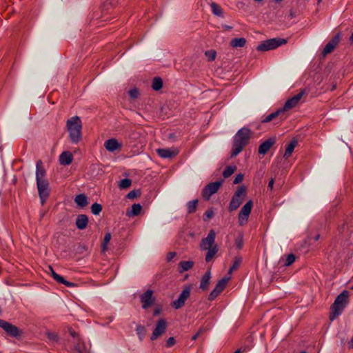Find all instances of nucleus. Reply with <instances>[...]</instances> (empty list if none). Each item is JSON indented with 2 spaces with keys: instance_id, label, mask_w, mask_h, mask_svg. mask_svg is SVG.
I'll return each mask as SVG.
<instances>
[{
  "instance_id": "f257e3e1",
  "label": "nucleus",
  "mask_w": 353,
  "mask_h": 353,
  "mask_svg": "<svg viewBox=\"0 0 353 353\" xmlns=\"http://www.w3.org/2000/svg\"><path fill=\"white\" fill-rule=\"evenodd\" d=\"M251 137V131L248 128L240 129L234 137V142L232 148V157L239 154L243 148L248 143Z\"/></svg>"
},
{
  "instance_id": "f03ea898",
  "label": "nucleus",
  "mask_w": 353,
  "mask_h": 353,
  "mask_svg": "<svg viewBox=\"0 0 353 353\" xmlns=\"http://www.w3.org/2000/svg\"><path fill=\"white\" fill-rule=\"evenodd\" d=\"M66 128L72 143H77L81 141L82 139V122L79 117L74 116L68 119L66 121Z\"/></svg>"
},
{
  "instance_id": "7ed1b4c3",
  "label": "nucleus",
  "mask_w": 353,
  "mask_h": 353,
  "mask_svg": "<svg viewBox=\"0 0 353 353\" xmlns=\"http://www.w3.org/2000/svg\"><path fill=\"white\" fill-rule=\"evenodd\" d=\"M216 233L214 230H210L207 237L203 239L201 241V250L207 251L205 261H210L217 253L219 248L215 243Z\"/></svg>"
},
{
  "instance_id": "20e7f679",
  "label": "nucleus",
  "mask_w": 353,
  "mask_h": 353,
  "mask_svg": "<svg viewBox=\"0 0 353 353\" xmlns=\"http://www.w3.org/2000/svg\"><path fill=\"white\" fill-rule=\"evenodd\" d=\"M349 292L343 290L336 298L334 303L331 306V312L330 320L334 321L336 317L341 314L344 308L348 303Z\"/></svg>"
},
{
  "instance_id": "39448f33",
  "label": "nucleus",
  "mask_w": 353,
  "mask_h": 353,
  "mask_svg": "<svg viewBox=\"0 0 353 353\" xmlns=\"http://www.w3.org/2000/svg\"><path fill=\"white\" fill-rule=\"evenodd\" d=\"M287 43V40L281 38H274L268 39L260 45H259L256 49L259 51H268L270 50L276 49V48L284 45Z\"/></svg>"
},
{
  "instance_id": "423d86ee",
  "label": "nucleus",
  "mask_w": 353,
  "mask_h": 353,
  "mask_svg": "<svg viewBox=\"0 0 353 353\" xmlns=\"http://www.w3.org/2000/svg\"><path fill=\"white\" fill-rule=\"evenodd\" d=\"M246 188L240 186L235 192L229 205V210L233 211L236 210L242 203L246 196Z\"/></svg>"
},
{
  "instance_id": "0eeeda50",
  "label": "nucleus",
  "mask_w": 353,
  "mask_h": 353,
  "mask_svg": "<svg viewBox=\"0 0 353 353\" xmlns=\"http://www.w3.org/2000/svg\"><path fill=\"white\" fill-rule=\"evenodd\" d=\"M37 186L41 203L42 205L45 204L50 196V185L48 180L37 182Z\"/></svg>"
},
{
  "instance_id": "6e6552de",
  "label": "nucleus",
  "mask_w": 353,
  "mask_h": 353,
  "mask_svg": "<svg viewBox=\"0 0 353 353\" xmlns=\"http://www.w3.org/2000/svg\"><path fill=\"white\" fill-rule=\"evenodd\" d=\"M167 327H168V322L166 321V319H160L156 325H155V327L152 332V334L151 335V337H150V339L152 341H154L156 339H157L159 337H160L161 336H162L166 329H167Z\"/></svg>"
},
{
  "instance_id": "1a4fd4ad",
  "label": "nucleus",
  "mask_w": 353,
  "mask_h": 353,
  "mask_svg": "<svg viewBox=\"0 0 353 353\" xmlns=\"http://www.w3.org/2000/svg\"><path fill=\"white\" fill-rule=\"evenodd\" d=\"M0 327L10 336L17 337L20 335L21 332L17 326L4 320H0Z\"/></svg>"
},
{
  "instance_id": "9d476101",
  "label": "nucleus",
  "mask_w": 353,
  "mask_h": 353,
  "mask_svg": "<svg viewBox=\"0 0 353 353\" xmlns=\"http://www.w3.org/2000/svg\"><path fill=\"white\" fill-rule=\"evenodd\" d=\"M252 206L253 203L250 200L242 207L239 214V221L240 225H243L248 221Z\"/></svg>"
},
{
  "instance_id": "9b49d317",
  "label": "nucleus",
  "mask_w": 353,
  "mask_h": 353,
  "mask_svg": "<svg viewBox=\"0 0 353 353\" xmlns=\"http://www.w3.org/2000/svg\"><path fill=\"white\" fill-rule=\"evenodd\" d=\"M230 279V276L224 277L221 279L216 285L214 289L209 294L208 299L210 301H212L216 299L218 295L225 289Z\"/></svg>"
},
{
  "instance_id": "f8f14e48",
  "label": "nucleus",
  "mask_w": 353,
  "mask_h": 353,
  "mask_svg": "<svg viewBox=\"0 0 353 353\" xmlns=\"http://www.w3.org/2000/svg\"><path fill=\"white\" fill-rule=\"evenodd\" d=\"M191 287H185L181 292L179 298L172 303V306L175 309L181 308L184 304L185 301L190 295Z\"/></svg>"
},
{
  "instance_id": "ddd939ff",
  "label": "nucleus",
  "mask_w": 353,
  "mask_h": 353,
  "mask_svg": "<svg viewBox=\"0 0 353 353\" xmlns=\"http://www.w3.org/2000/svg\"><path fill=\"white\" fill-rule=\"evenodd\" d=\"M305 94L304 90H301L299 93L289 99L284 104L283 107L281 110H283V112L285 113L286 111L290 110V109L296 107L299 103L300 100L303 97Z\"/></svg>"
},
{
  "instance_id": "4468645a",
  "label": "nucleus",
  "mask_w": 353,
  "mask_h": 353,
  "mask_svg": "<svg viewBox=\"0 0 353 353\" xmlns=\"http://www.w3.org/2000/svg\"><path fill=\"white\" fill-rule=\"evenodd\" d=\"M222 184V181H216L207 185L203 190V197L208 200L210 196L216 193Z\"/></svg>"
},
{
  "instance_id": "2eb2a0df",
  "label": "nucleus",
  "mask_w": 353,
  "mask_h": 353,
  "mask_svg": "<svg viewBox=\"0 0 353 353\" xmlns=\"http://www.w3.org/2000/svg\"><path fill=\"white\" fill-rule=\"evenodd\" d=\"M341 40V34H336L325 46L322 51V57H325L331 53L339 44Z\"/></svg>"
},
{
  "instance_id": "dca6fc26",
  "label": "nucleus",
  "mask_w": 353,
  "mask_h": 353,
  "mask_svg": "<svg viewBox=\"0 0 353 353\" xmlns=\"http://www.w3.org/2000/svg\"><path fill=\"white\" fill-rule=\"evenodd\" d=\"M141 303H143L142 307L143 309H148L150 307L154 301V297L153 296V291L148 290L142 294L140 296Z\"/></svg>"
},
{
  "instance_id": "f3484780",
  "label": "nucleus",
  "mask_w": 353,
  "mask_h": 353,
  "mask_svg": "<svg viewBox=\"0 0 353 353\" xmlns=\"http://www.w3.org/2000/svg\"><path fill=\"white\" fill-rule=\"evenodd\" d=\"M286 117H287V116L285 115V114L283 112V110H281V109L277 110L274 112H272V113L270 114L269 115H268L265 119H263L262 122L263 123H268V122H270L275 119H278L279 121H276L275 123H279L281 121L285 119Z\"/></svg>"
},
{
  "instance_id": "a211bd4d",
  "label": "nucleus",
  "mask_w": 353,
  "mask_h": 353,
  "mask_svg": "<svg viewBox=\"0 0 353 353\" xmlns=\"http://www.w3.org/2000/svg\"><path fill=\"white\" fill-rule=\"evenodd\" d=\"M121 144L116 139H110L105 141V148L111 152L116 150H120L121 149Z\"/></svg>"
},
{
  "instance_id": "6ab92c4d",
  "label": "nucleus",
  "mask_w": 353,
  "mask_h": 353,
  "mask_svg": "<svg viewBox=\"0 0 353 353\" xmlns=\"http://www.w3.org/2000/svg\"><path fill=\"white\" fill-rule=\"evenodd\" d=\"M276 139L271 137L263 142L259 147V153L260 154H265L271 147L275 143Z\"/></svg>"
},
{
  "instance_id": "aec40b11",
  "label": "nucleus",
  "mask_w": 353,
  "mask_h": 353,
  "mask_svg": "<svg viewBox=\"0 0 353 353\" xmlns=\"http://www.w3.org/2000/svg\"><path fill=\"white\" fill-rule=\"evenodd\" d=\"M37 170H36V180L38 181H43L47 179L45 178L46 176V170L42 165V162L41 161H38L36 165Z\"/></svg>"
},
{
  "instance_id": "412c9836",
  "label": "nucleus",
  "mask_w": 353,
  "mask_h": 353,
  "mask_svg": "<svg viewBox=\"0 0 353 353\" xmlns=\"http://www.w3.org/2000/svg\"><path fill=\"white\" fill-rule=\"evenodd\" d=\"M73 160V156L70 152H63L59 156V163L62 165H70Z\"/></svg>"
},
{
  "instance_id": "4be33fe9",
  "label": "nucleus",
  "mask_w": 353,
  "mask_h": 353,
  "mask_svg": "<svg viewBox=\"0 0 353 353\" xmlns=\"http://www.w3.org/2000/svg\"><path fill=\"white\" fill-rule=\"evenodd\" d=\"M157 152L161 157L163 159L172 158L178 153L177 151L167 148H160L157 150Z\"/></svg>"
},
{
  "instance_id": "5701e85b",
  "label": "nucleus",
  "mask_w": 353,
  "mask_h": 353,
  "mask_svg": "<svg viewBox=\"0 0 353 353\" xmlns=\"http://www.w3.org/2000/svg\"><path fill=\"white\" fill-rule=\"evenodd\" d=\"M88 223V218L85 214L78 215L76 219V226L79 230H84Z\"/></svg>"
},
{
  "instance_id": "b1692460",
  "label": "nucleus",
  "mask_w": 353,
  "mask_h": 353,
  "mask_svg": "<svg viewBox=\"0 0 353 353\" xmlns=\"http://www.w3.org/2000/svg\"><path fill=\"white\" fill-rule=\"evenodd\" d=\"M211 279V273H210V271H208L207 272L205 273V274L202 276L201 278V283H200V286L199 288L202 290H207L208 288V286H209V284H210V280Z\"/></svg>"
},
{
  "instance_id": "393cba45",
  "label": "nucleus",
  "mask_w": 353,
  "mask_h": 353,
  "mask_svg": "<svg viewBox=\"0 0 353 353\" xmlns=\"http://www.w3.org/2000/svg\"><path fill=\"white\" fill-rule=\"evenodd\" d=\"M194 262L192 261H183L179 263V272L183 273L192 268Z\"/></svg>"
},
{
  "instance_id": "a878e982",
  "label": "nucleus",
  "mask_w": 353,
  "mask_h": 353,
  "mask_svg": "<svg viewBox=\"0 0 353 353\" xmlns=\"http://www.w3.org/2000/svg\"><path fill=\"white\" fill-rule=\"evenodd\" d=\"M296 144H297V141L296 139H293L287 145L286 147V149H285V152L283 154V157L285 159H288L291 154H292L294 150V148L296 146Z\"/></svg>"
},
{
  "instance_id": "bb28decb",
  "label": "nucleus",
  "mask_w": 353,
  "mask_h": 353,
  "mask_svg": "<svg viewBox=\"0 0 353 353\" xmlns=\"http://www.w3.org/2000/svg\"><path fill=\"white\" fill-rule=\"evenodd\" d=\"M74 202L80 208H84L88 205L87 196L83 194H78L74 198Z\"/></svg>"
},
{
  "instance_id": "cd10ccee",
  "label": "nucleus",
  "mask_w": 353,
  "mask_h": 353,
  "mask_svg": "<svg viewBox=\"0 0 353 353\" xmlns=\"http://www.w3.org/2000/svg\"><path fill=\"white\" fill-rule=\"evenodd\" d=\"M245 43L246 40L243 37L233 39L230 42L231 46L234 48H242L245 45Z\"/></svg>"
},
{
  "instance_id": "c85d7f7f",
  "label": "nucleus",
  "mask_w": 353,
  "mask_h": 353,
  "mask_svg": "<svg viewBox=\"0 0 353 353\" xmlns=\"http://www.w3.org/2000/svg\"><path fill=\"white\" fill-rule=\"evenodd\" d=\"M210 7L212 9V12L214 15H216L217 17H223V10L219 4H217L214 2H212L210 3Z\"/></svg>"
},
{
  "instance_id": "c756f323",
  "label": "nucleus",
  "mask_w": 353,
  "mask_h": 353,
  "mask_svg": "<svg viewBox=\"0 0 353 353\" xmlns=\"http://www.w3.org/2000/svg\"><path fill=\"white\" fill-rule=\"evenodd\" d=\"M142 206L139 203H134L132 205L130 211L127 212L129 216H137L141 211Z\"/></svg>"
},
{
  "instance_id": "7c9ffc66",
  "label": "nucleus",
  "mask_w": 353,
  "mask_h": 353,
  "mask_svg": "<svg viewBox=\"0 0 353 353\" xmlns=\"http://www.w3.org/2000/svg\"><path fill=\"white\" fill-rule=\"evenodd\" d=\"M53 279L56 281H57L58 283H63L65 285H66L67 287H73V286H74V284L73 283L67 281L66 280L64 279L63 277H62L61 276L59 275L56 272H53Z\"/></svg>"
},
{
  "instance_id": "2f4dec72",
  "label": "nucleus",
  "mask_w": 353,
  "mask_h": 353,
  "mask_svg": "<svg viewBox=\"0 0 353 353\" xmlns=\"http://www.w3.org/2000/svg\"><path fill=\"white\" fill-rule=\"evenodd\" d=\"M241 262L242 258L241 256L235 257L232 265L228 270V274H231L234 270H237Z\"/></svg>"
},
{
  "instance_id": "473e14b6",
  "label": "nucleus",
  "mask_w": 353,
  "mask_h": 353,
  "mask_svg": "<svg viewBox=\"0 0 353 353\" xmlns=\"http://www.w3.org/2000/svg\"><path fill=\"white\" fill-rule=\"evenodd\" d=\"M163 86V81L160 77H155L153 79L152 88L153 90L157 91L161 89Z\"/></svg>"
},
{
  "instance_id": "72a5a7b5",
  "label": "nucleus",
  "mask_w": 353,
  "mask_h": 353,
  "mask_svg": "<svg viewBox=\"0 0 353 353\" xmlns=\"http://www.w3.org/2000/svg\"><path fill=\"white\" fill-rule=\"evenodd\" d=\"M236 167L235 165L228 166L223 172V176L224 178H228L236 171Z\"/></svg>"
},
{
  "instance_id": "f704fd0d",
  "label": "nucleus",
  "mask_w": 353,
  "mask_h": 353,
  "mask_svg": "<svg viewBox=\"0 0 353 353\" xmlns=\"http://www.w3.org/2000/svg\"><path fill=\"white\" fill-rule=\"evenodd\" d=\"M198 204V200H193L188 203V213H193L195 212Z\"/></svg>"
},
{
  "instance_id": "c9c22d12",
  "label": "nucleus",
  "mask_w": 353,
  "mask_h": 353,
  "mask_svg": "<svg viewBox=\"0 0 353 353\" xmlns=\"http://www.w3.org/2000/svg\"><path fill=\"white\" fill-rule=\"evenodd\" d=\"M111 239V234L108 232L105 234L103 241L102 243V251L104 252L108 249V243L110 242Z\"/></svg>"
},
{
  "instance_id": "e433bc0d",
  "label": "nucleus",
  "mask_w": 353,
  "mask_h": 353,
  "mask_svg": "<svg viewBox=\"0 0 353 353\" xmlns=\"http://www.w3.org/2000/svg\"><path fill=\"white\" fill-rule=\"evenodd\" d=\"M102 210V206L101 205L95 203L92 205L91 206V212L94 215H98Z\"/></svg>"
},
{
  "instance_id": "4c0bfd02",
  "label": "nucleus",
  "mask_w": 353,
  "mask_h": 353,
  "mask_svg": "<svg viewBox=\"0 0 353 353\" xmlns=\"http://www.w3.org/2000/svg\"><path fill=\"white\" fill-rule=\"evenodd\" d=\"M132 181L129 179H123L119 183V188L121 189H125L131 185Z\"/></svg>"
},
{
  "instance_id": "58836bf2",
  "label": "nucleus",
  "mask_w": 353,
  "mask_h": 353,
  "mask_svg": "<svg viewBox=\"0 0 353 353\" xmlns=\"http://www.w3.org/2000/svg\"><path fill=\"white\" fill-rule=\"evenodd\" d=\"M205 56L207 57L208 61H214L216 56V52L214 50H208L205 52Z\"/></svg>"
},
{
  "instance_id": "ea45409f",
  "label": "nucleus",
  "mask_w": 353,
  "mask_h": 353,
  "mask_svg": "<svg viewBox=\"0 0 353 353\" xmlns=\"http://www.w3.org/2000/svg\"><path fill=\"white\" fill-rule=\"evenodd\" d=\"M137 334L139 335V338L142 339L143 336L145 333V328L143 325H138L136 327Z\"/></svg>"
},
{
  "instance_id": "a19ab883",
  "label": "nucleus",
  "mask_w": 353,
  "mask_h": 353,
  "mask_svg": "<svg viewBox=\"0 0 353 353\" xmlns=\"http://www.w3.org/2000/svg\"><path fill=\"white\" fill-rule=\"evenodd\" d=\"M295 261V256L293 254H290L287 256L285 265L289 266L292 265Z\"/></svg>"
},
{
  "instance_id": "79ce46f5",
  "label": "nucleus",
  "mask_w": 353,
  "mask_h": 353,
  "mask_svg": "<svg viewBox=\"0 0 353 353\" xmlns=\"http://www.w3.org/2000/svg\"><path fill=\"white\" fill-rule=\"evenodd\" d=\"M129 95L132 99H135L138 98L139 95V90L137 88L131 89L129 91Z\"/></svg>"
},
{
  "instance_id": "37998d69",
  "label": "nucleus",
  "mask_w": 353,
  "mask_h": 353,
  "mask_svg": "<svg viewBox=\"0 0 353 353\" xmlns=\"http://www.w3.org/2000/svg\"><path fill=\"white\" fill-rule=\"evenodd\" d=\"M75 350L79 352V353H85L86 352V348L84 345V344H81V343H78L77 345H75Z\"/></svg>"
},
{
  "instance_id": "c03bdc74",
  "label": "nucleus",
  "mask_w": 353,
  "mask_h": 353,
  "mask_svg": "<svg viewBox=\"0 0 353 353\" xmlns=\"http://www.w3.org/2000/svg\"><path fill=\"white\" fill-rule=\"evenodd\" d=\"M243 238L241 236L238 237L235 241V245H236L237 249L241 250L243 247Z\"/></svg>"
},
{
  "instance_id": "a18cd8bd",
  "label": "nucleus",
  "mask_w": 353,
  "mask_h": 353,
  "mask_svg": "<svg viewBox=\"0 0 353 353\" xmlns=\"http://www.w3.org/2000/svg\"><path fill=\"white\" fill-rule=\"evenodd\" d=\"M243 174H238L233 181L234 184H238L241 183L243 180Z\"/></svg>"
},
{
  "instance_id": "49530a36",
  "label": "nucleus",
  "mask_w": 353,
  "mask_h": 353,
  "mask_svg": "<svg viewBox=\"0 0 353 353\" xmlns=\"http://www.w3.org/2000/svg\"><path fill=\"white\" fill-rule=\"evenodd\" d=\"M46 334H47L48 338L50 341H56L57 340V334L51 333V332H48Z\"/></svg>"
},
{
  "instance_id": "de8ad7c7",
  "label": "nucleus",
  "mask_w": 353,
  "mask_h": 353,
  "mask_svg": "<svg viewBox=\"0 0 353 353\" xmlns=\"http://www.w3.org/2000/svg\"><path fill=\"white\" fill-rule=\"evenodd\" d=\"M175 343V339L174 337H170L166 341V346L170 347L173 346Z\"/></svg>"
},
{
  "instance_id": "09e8293b",
  "label": "nucleus",
  "mask_w": 353,
  "mask_h": 353,
  "mask_svg": "<svg viewBox=\"0 0 353 353\" xmlns=\"http://www.w3.org/2000/svg\"><path fill=\"white\" fill-rule=\"evenodd\" d=\"M137 196V191H135V190H132V191L130 192L128 194L127 197H128V199H132L135 198Z\"/></svg>"
},
{
  "instance_id": "8fccbe9b",
  "label": "nucleus",
  "mask_w": 353,
  "mask_h": 353,
  "mask_svg": "<svg viewBox=\"0 0 353 353\" xmlns=\"http://www.w3.org/2000/svg\"><path fill=\"white\" fill-rule=\"evenodd\" d=\"M205 214L208 219L212 218L214 215V212L212 210H207Z\"/></svg>"
},
{
  "instance_id": "3c124183",
  "label": "nucleus",
  "mask_w": 353,
  "mask_h": 353,
  "mask_svg": "<svg viewBox=\"0 0 353 353\" xmlns=\"http://www.w3.org/2000/svg\"><path fill=\"white\" fill-rule=\"evenodd\" d=\"M176 254V252H169V253L168 254V256H167V260H168V261H170L172 259H174V258L175 257Z\"/></svg>"
},
{
  "instance_id": "603ef678",
  "label": "nucleus",
  "mask_w": 353,
  "mask_h": 353,
  "mask_svg": "<svg viewBox=\"0 0 353 353\" xmlns=\"http://www.w3.org/2000/svg\"><path fill=\"white\" fill-rule=\"evenodd\" d=\"M202 332V329H200L192 338L193 341L196 340Z\"/></svg>"
},
{
  "instance_id": "864d4df0",
  "label": "nucleus",
  "mask_w": 353,
  "mask_h": 353,
  "mask_svg": "<svg viewBox=\"0 0 353 353\" xmlns=\"http://www.w3.org/2000/svg\"><path fill=\"white\" fill-rule=\"evenodd\" d=\"M274 181L273 179H272L270 181H269V183H268V188H270V190H272L273 188V185H274Z\"/></svg>"
},
{
  "instance_id": "5fc2aeb1",
  "label": "nucleus",
  "mask_w": 353,
  "mask_h": 353,
  "mask_svg": "<svg viewBox=\"0 0 353 353\" xmlns=\"http://www.w3.org/2000/svg\"><path fill=\"white\" fill-rule=\"evenodd\" d=\"M161 308L155 309L154 311V316L159 315L161 313Z\"/></svg>"
},
{
  "instance_id": "6e6d98bb",
  "label": "nucleus",
  "mask_w": 353,
  "mask_h": 353,
  "mask_svg": "<svg viewBox=\"0 0 353 353\" xmlns=\"http://www.w3.org/2000/svg\"><path fill=\"white\" fill-rule=\"evenodd\" d=\"M222 28L225 30H230L232 29V26H228V25H222Z\"/></svg>"
},
{
  "instance_id": "4d7b16f0",
  "label": "nucleus",
  "mask_w": 353,
  "mask_h": 353,
  "mask_svg": "<svg viewBox=\"0 0 353 353\" xmlns=\"http://www.w3.org/2000/svg\"><path fill=\"white\" fill-rule=\"evenodd\" d=\"M70 333L72 337L75 338L77 336V333L74 331L70 330Z\"/></svg>"
},
{
  "instance_id": "13d9d810",
  "label": "nucleus",
  "mask_w": 353,
  "mask_h": 353,
  "mask_svg": "<svg viewBox=\"0 0 353 353\" xmlns=\"http://www.w3.org/2000/svg\"><path fill=\"white\" fill-rule=\"evenodd\" d=\"M349 347L350 348H353V337L352 338V339L350 340V341L349 343Z\"/></svg>"
},
{
  "instance_id": "bf43d9fd",
  "label": "nucleus",
  "mask_w": 353,
  "mask_h": 353,
  "mask_svg": "<svg viewBox=\"0 0 353 353\" xmlns=\"http://www.w3.org/2000/svg\"><path fill=\"white\" fill-rule=\"evenodd\" d=\"M319 238H320V234H316V235H315V236H314L313 239H314L315 241H318V240L319 239Z\"/></svg>"
},
{
  "instance_id": "052dcab7",
  "label": "nucleus",
  "mask_w": 353,
  "mask_h": 353,
  "mask_svg": "<svg viewBox=\"0 0 353 353\" xmlns=\"http://www.w3.org/2000/svg\"><path fill=\"white\" fill-rule=\"evenodd\" d=\"M49 270L52 274V276L53 277V272H55L53 270V268L51 266H49Z\"/></svg>"
},
{
  "instance_id": "680f3d73",
  "label": "nucleus",
  "mask_w": 353,
  "mask_h": 353,
  "mask_svg": "<svg viewBox=\"0 0 353 353\" xmlns=\"http://www.w3.org/2000/svg\"><path fill=\"white\" fill-rule=\"evenodd\" d=\"M350 41L351 44H353V32L352 33L350 37Z\"/></svg>"
},
{
  "instance_id": "e2e57ef3",
  "label": "nucleus",
  "mask_w": 353,
  "mask_h": 353,
  "mask_svg": "<svg viewBox=\"0 0 353 353\" xmlns=\"http://www.w3.org/2000/svg\"><path fill=\"white\" fill-rule=\"evenodd\" d=\"M2 195H3V190H2V189H0V198L1 197Z\"/></svg>"
},
{
  "instance_id": "0e129e2a",
  "label": "nucleus",
  "mask_w": 353,
  "mask_h": 353,
  "mask_svg": "<svg viewBox=\"0 0 353 353\" xmlns=\"http://www.w3.org/2000/svg\"><path fill=\"white\" fill-rule=\"evenodd\" d=\"M255 2L260 3L263 1V0H254Z\"/></svg>"
},
{
  "instance_id": "69168bd1",
  "label": "nucleus",
  "mask_w": 353,
  "mask_h": 353,
  "mask_svg": "<svg viewBox=\"0 0 353 353\" xmlns=\"http://www.w3.org/2000/svg\"><path fill=\"white\" fill-rule=\"evenodd\" d=\"M282 1H283V0H274V1H275L276 3H280V2H281Z\"/></svg>"
},
{
  "instance_id": "338daca9",
  "label": "nucleus",
  "mask_w": 353,
  "mask_h": 353,
  "mask_svg": "<svg viewBox=\"0 0 353 353\" xmlns=\"http://www.w3.org/2000/svg\"><path fill=\"white\" fill-rule=\"evenodd\" d=\"M234 353H241V350H237L236 351H235Z\"/></svg>"
},
{
  "instance_id": "774afa93",
  "label": "nucleus",
  "mask_w": 353,
  "mask_h": 353,
  "mask_svg": "<svg viewBox=\"0 0 353 353\" xmlns=\"http://www.w3.org/2000/svg\"><path fill=\"white\" fill-rule=\"evenodd\" d=\"M300 353H307L305 351H302Z\"/></svg>"
}]
</instances>
